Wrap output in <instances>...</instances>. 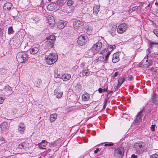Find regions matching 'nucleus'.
<instances>
[{
  "mask_svg": "<svg viewBox=\"0 0 158 158\" xmlns=\"http://www.w3.org/2000/svg\"><path fill=\"white\" fill-rule=\"evenodd\" d=\"M105 51H101L100 53L102 55L96 57L93 61L94 64H98L102 62H104L105 63H107L109 56L107 54H106L107 53Z\"/></svg>",
  "mask_w": 158,
  "mask_h": 158,
  "instance_id": "f257e3e1",
  "label": "nucleus"
},
{
  "mask_svg": "<svg viewBox=\"0 0 158 158\" xmlns=\"http://www.w3.org/2000/svg\"><path fill=\"white\" fill-rule=\"evenodd\" d=\"M46 62L49 64H52L56 62L58 60V56L56 53H51L45 56Z\"/></svg>",
  "mask_w": 158,
  "mask_h": 158,
  "instance_id": "f03ea898",
  "label": "nucleus"
},
{
  "mask_svg": "<svg viewBox=\"0 0 158 158\" xmlns=\"http://www.w3.org/2000/svg\"><path fill=\"white\" fill-rule=\"evenodd\" d=\"M143 143L142 142L135 143L134 146V148L136 154H139L142 153L144 151V146Z\"/></svg>",
  "mask_w": 158,
  "mask_h": 158,
  "instance_id": "7ed1b4c3",
  "label": "nucleus"
},
{
  "mask_svg": "<svg viewBox=\"0 0 158 158\" xmlns=\"http://www.w3.org/2000/svg\"><path fill=\"white\" fill-rule=\"evenodd\" d=\"M16 57L18 62L23 63L27 60L28 57L27 54L26 52H23L18 53Z\"/></svg>",
  "mask_w": 158,
  "mask_h": 158,
  "instance_id": "20e7f679",
  "label": "nucleus"
},
{
  "mask_svg": "<svg viewBox=\"0 0 158 158\" xmlns=\"http://www.w3.org/2000/svg\"><path fill=\"white\" fill-rule=\"evenodd\" d=\"M49 145L50 147L52 149L53 151L55 152L57 151L61 146L60 141L58 140H57L52 143H50Z\"/></svg>",
  "mask_w": 158,
  "mask_h": 158,
  "instance_id": "39448f33",
  "label": "nucleus"
},
{
  "mask_svg": "<svg viewBox=\"0 0 158 158\" xmlns=\"http://www.w3.org/2000/svg\"><path fill=\"white\" fill-rule=\"evenodd\" d=\"M88 40L87 36L85 34L80 35L77 40L78 44L81 46L84 45Z\"/></svg>",
  "mask_w": 158,
  "mask_h": 158,
  "instance_id": "423d86ee",
  "label": "nucleus"
},
{
  "mask_svg": "<svg viewBox=\"0 0 158 158\" xmlns=\"http://www.w3.org/2000/svg\"><path fill=\"white\" fill-rule=\"evenodd\" d=\"M143 109L138 113L135 120L134 122L135 125H138L142 122V117L143 115Z\"/></svg>",
  "mask_w": 158,
  "mask_h": 158,
  "instance_id": "0eeeda50",
  "label": "nucleus"
},
{
  "mask_svg": "<svg viewBox=\"0 0 158 158\" xmlns=\"http://www.w3.org/2000/svg\"><path fill=\"white\" fill-rule=\"evenodd\" d=\"M127 26L125 23L120 24L118 27L117 31L118 33L122 34L125 32L127 28Z\"/></svg>",
  "mask_w": 158,
  "mask_h": 158,
  "instance_id": "6e6552de",
  "label": "nucleus"
},
{
  "mask_svg": "<svg viewBox=\"0 0 158 158\" xmlns=\"http://www.w3.org/2000/svg\"><path fill=\"white\" fill-rule=\"evenodd\" d=\"M152 61L151 60L148 61V58L147 57L146 58L145 57L144 58L141 64L144 68H147L152 65Z\"/></svg>",
  "mask_w": 158,
  "mask_h": 158,
  "instance_id": "1a4fd4ad",
  "label": "nucleus"
},
{
  "mask_svg": "<svg viewBox=\"0 0 158 158\" xmlns=\"http://www.w3.org/2000/svg\"><path fill=\"white\" fill-rule=\"evenodd\" d=\"M102 46V43L98 41L95 44H94L91 48L97 53L101 49Z\"/></svg>",
  "mask_w": 158,
  "mask_h": 158,
  "instance_id": "9d476101",
  "label": "nucleus"
},
{
  "mask_svg": "<svg viewBox=\"0 0 158 158\" xmlns=\"http://www.w3.org/2000/svg\"><path fill=\"white\" fill-rule=\"evenodd\" d=\"M96 53L91 48L85 52V56L86 58L92 57Z\"/></svg>",
  "mask_w": 158,
  "mask_h": 158,
  "instance_id": "9b49d317",
  "label": "nucleus"
},
{
  "mask_svg": "<svg viewBox=\"0 0 158 158\" xmlns=\"http://www.w3.org/2000/svg\"><path fill=\"white\" fill-rule=\"evenodd\" d=\"M124 153V149L122 148H119L114 151V154L118 156H122Z\"/></svg>",
  "mask_w": 158,
  "mask_h": 158,
  "instance_id": "f8f14e48",
  "label": "nucleus"
},
{
  "mask_svg": "<svg viewBox=\"0 0 158 158\" xmlns=\"http://www.w3.org/2000/svg\"><path fill=\"white\" fill-rule=\"evenodd\" d=\"M58 5L54 2H52L49 4L47 6V8L48 10L50 11H52L58 8Z\"/></svg>",
  "mask_w": 158,
  "mask_h": 158,
  "instance_id": "ddd939ff",
  "label": "nucleus"
},
{
  "mask_svg": "<svg viewBox=\"0 0 158 158\" xmlns=\"http://www.w3.org/2000/svg\"><path fill=\"white\" fill-rule=\"evenodd\" d=\"M116 48V46L114 45H110L108 46L107 49H105L103 50V51H105L106 52V54L108 55V56H109V55L110 54L111 52L113 50L115 49Z\"/></svg>",
  "mask_w": 158,
  "mask_h": 158,
  "instance_id": "4468645a",
  "label": "nucleus"
},
{
  "mask_svg": "<svg viewBox=\"0 0 158 158\" xmlns=\"http://www.w3.org/2000/svg\"><path fill=\"white\" fill-rule=\"evenodd\" d=\"M83 22L80 20H76L74 22L73 24V27L76 29L79 28L80 27L83 26Z\"/></svg>",
  "mask_w": 158,
  "mask_h": 158,
  "instance_id": "2eb2a0df",
  "label": "nucleus"
},
{
  "mask_svg": "<svg viewBox=\"0 0 158 158\" xmlns=\"http://www.w3.org/2000/svg\"><path fill=\"white\" fill-rule=\"evenodd\" d=\"M152 102L155 105H157L158 104V95L156 93L153 92L152 98Z\"/></svg>",
  "mask_w": 158,
  "mask_h": 158,
  "instance_id": "dca6fc26",
  "label": "nucleus"
},
{
  "mask_svg": "<svg viewBox=\"0 0 158 158\" xmlns=\"http://www.w3.org/2000/svg\"><path fill=\"white\" fill-rule=\"evenodd\" d=\"M4 90L6 92L4 93L5 94L7 95H11L13 93L11 87L8 85L6 86L4 89Z\"/></svg>",
  "mask_w": 158,
  "mask_h": 158,
  "instance_id": "f3484780",
  "label": "nucleus"
},
{
  "mask_svg": "<svg viewBox=\"0 0 158 158\" xmlns=\"http://www.w3.org/2000/svg\"><path fill=\"white\" fill-rule=\"evenodd\" d=\"M142 7V6L140 5L138 6H135L129 10V12L132 13L135 10H136L137 13H139V12H140L141 11Z\"/></svg>",
  "mask_w": 158,
  "mask_h": 158,
  "instance_id": "a211bd4d",
  "label": "nucleus"
},
{
  "mask_svg": "<svg viewBox=\"0 0 158 158\" xmlns=\"http://www.w3.org/2000/svg\"><path fill=\"white\" fill-rule=\"evenodd\" d=\"M48 20V23L51 27H52L55 25V22L54 17L52 15L49 16Z\"/></svg>",
  "mask_w": 158,
  "mask_h": 158,
  "instance_id": "6ab92c4d",
  "label": "nucleus"
},
{
  "mask_svg": "<svg viewBox=\"0 0 158 158\" xmlns=\"http://www.w3.org/2000/svg\"><path fill=\"white\" fill-rule=\"evenodd\" d=\"M18 131L21 134H23L25 129V126L24 123H20L18 126Z\"/></svg>",
  "mask_w": 158,
  "mask_h": 158,
  "instance_id": "aec40b11",
  "label": "nucleus"
},
{
  "mask_svg": "<svg viewBox=\"0 0 158 158\" xmlns=\"http://www.w3.org/2000/svg\"><path fill=\"white\" fill-rule=\"evenodd\" d=\"M90 72L88 69H84L80 73V76L81 77H83L84 76H89Z\"/></svg>",
  "mask_w": 158,
  "mask_h": 158,
  "instance_id": "412c9836",
  "label": "nucleus"
},
{
  "mask_svg": "<svg viewBox=\"0 0 158 158\" xmlns=\"http://www.w3.org/2000/svg\"><path fill=\"white\" fill-rule=\"evenodd\" d=\"M29 143L27 142H24L19 144L18 147V148L21 149H24L28 148Z\"/></svg>",
  "mask_w": 158,
  "mask_h": 158,
  "instance_id": "4be33fe9",
  "label": "nucleus"
},
{
  "mask_svg": "<svg viewBox=\"0 0 158 158\" xmlns=\"http://www.w3.org/2000/svg\"><path fill=\"white\" fill-rule=\"evenodd\" d=\"M67 23V22L65 21H60L57 23V28L59 29H61L65 27Z\"/></svg>",
  "mask_w": 158,
  "mask_h": 158,
  "instance_id": "5701e85b",
  "label": "nucleus"
},
{
  "mask_svg": "<svg viewBox=\"0 0 158 158\" xmlns=\"http://www.w3.org/2000/svg\"><path fill=\"white\" fill-rule=\"evenodd\" d=\"M47 144V142L45 140H43L40 143H39L37 145L40 149H45Z\"/></svg>",
  "mask_w": 158,
  "mask_h": 158,
  "instance_id": "b1692460",
  "label": "nucleus"
},
{
  "mask_svg": "<svg viewBox=\"0 0 158 158\" xmlns=\"http://www.w3.org/2000/svg\"><path fill=\"white\" fill-rule=\"evenodd\" d=\"M40 46L37 45L36 47H34L30 50V52L31 54L34 55L37 53L40 49Z\"/></svg>",
  "mask_w": 158,
  "mask_h": 158,
  "instance_id": "393cba45",
  "label": "nucleus"
},
{
  "mask_svg": "<svg viewBox=\"0 0 158 158\" xmlns=\"http://www.w3.org/2000/svg\"><path fill=\"white\" fill-rule=\"evenodd\" d=\"M119 53L118 52L114 53L113 55L112 59V62L114 63H116L119 61Z\"/></svg>",
  "mask_w": 158,
  "mask_h": 158,
  "instance_id": "a878e982",
  "label": "nucleus"
},
{
  "mask_svg": "<svg viewBox=\"0 0 158 158\" xmlns=\"http://www.w3.org/2000/svg\"><path fill=\"white\" fill-rule=\"evenodd\" d=\"M71 77V75L70 74H64L61 76V79L64 81H65L69 80Z\"/></svg>",
  "mask_w": 158,
  "mask_h": 158,
  "instance_id": "bb28decb",
  "label": "nucleus"
},
{
  "mask_svg": "<svg viewBox=\"0 0 158 158\" xmlns=\"http://www.w3.org/2000/svg\"><path fill=\"white\" fill-rule=\"evenodd\" d=\"M12 6V4L10 3L7 2L3 6L4 9L6 11L10 10Z\"/></svg>",
  "mask_w": 158,
  "mask_h": 158,
  "instance_id": "cd10ccee",
  "label": "nucleus"
},
{
  "mask_svg": "<svg viewBox=\"0 0 158 158\" xmlns=\"http://www.w3.org/2000/svg\"><path fill=\"white\" fill-rule=\"evenodd\" d=\"M8 123H7L4 122L0 125V128L2 131H6L8 127Z\"/></svg>",
  "mask_w": 158,
  "mask_h": 158,
  "instance_id": "c85d7f7f",
  "label": "nucleus"
},
{
  "mask_svg": "<svg viewBox=\"0 0 158 158\" xmlns=\"http://www.w3.org/2000/svg\"><path fill=\"white\" fill-rule=\"evenodd\" d=\"M57 117V114L56 113H54L51 114L50 116V121L51 122H53L55 121Z\"/></svg>",
  "mask_w": 158,
  "mask_h": 158,
  "instance_id": "c756f323",
  "label": "nucleus"
},
{
  "mask_svg": "<svg viewBox=\"0 0 158 158\" xmlns=\"http://www.w3.org/2000/svg\"><path fill=\"white\" fill-rule=\"evenodd\" d=\"M90 95L87 93H84L82 95V100L84 101H87L89 98Z\"/></svg>",
  "mask_w": 158,
  "mask_h": 158,
  "instance_id": "7c9ffc66",
  "label": "nucleus"
},
{
  "mask_svg": "<svg viewBox=\"0 0 158 158\" xmlns=\"http://www.w3.org/2000/svg\"><path fill=\"white\" fill-rule=\"evenodd\" d=\"M99 11V6L98 5L95 6L93 8V13L95 15H97Z\"/></svg>",
  "mask_w": 158,
  "mask_h": 158,
  "instance_id": "2f4dec72",
  "label": "nucleus"
},
{
  "mask_svg": "<svg viewBox=\"0 0 158 158\" xmlns=\"http://www.w3.org/2000/svg\"><path fill=\"white\" fill-rule=\"evenodd\" d=\"M116 28L117 26H112L111 28V29L109 30L108 32L111 35H113L114 34V33Z\"/></svg>",
  "mask_w": 158,
  "mask_h": 158,
  "instance_id": "473e14b6",
  "label": "nucleus"
},
{
  "mask_svg": "<svg viewBox=\"0 0 158 158\" xmlns=\"http://www.w3.org/2000/svg\"><path fill=\"white\" fill-rule=\"evenodd\" d=\"M125 77H120L118 80V86H120L125 80Z\"/></svg>",
  "mask_w": 158,
  "mask_h": 158,
  "instance_id": "72a5a7b5",
  "label": "nucleus"
},
{
  "mask_svg": "<svg viewBox=\"0 0 158 158\" xmlns=\"http://www.w3.org/2000/svg\"><path fill=\"white\" fill-rule=\"evenodd\" d=\"M76 91L77 92H80L81 89V84L80 83H78L77 84L76 86Z\"/></svg>",
  "mask_w": 158,
  "mask_h": 158,
  "instance_id": "f704fd0d",
  "label": "nucleus"
},
{
  "mask_svg": "<svg viewBox=\"0 0 158 158\" xmlns=\"http://www.w3.org/2000/svg\"><path fill=\"white\" fill-rule=\"evenodd\" d=\"M47 39V40L53 42H54L56 39L54 36L53 35H51L49 36H48Z\"/></svg>",
  "mask_w": 158,
  "mask_h": 158,
  "instance_id": "c9c22d12",
  "label": "nucleus"
},
{
  "mask_svg": "<svg viewBox=\"0 0 158 158\" xmlns=\"http://www.w3.org/2000/svg\"><path fill=\"white\" fill-rule=\"evenodd\" d=\"M54 93L56 96V98H60L62 97L63 94V92H59L57 91H55Z\"/></svg>",
  "mask_w": 158,
  "mask_h": 158,
  "instance_id": "e433bc0d",
  "label": "nucleus"
},
{
  "mask_svg": "<svg viewBox=\"0 0 158 158\" xmlns=\"http://www.w3.org/2000/svg\"><path fill=\"white\" fill-rule=\"evenodd\" d=\"M93 27L91 26H89L86 29V33L88 35H91L92 33Z\"/></svg>",
  "mask_w": 158,
  "mask_h": 158,
  "instance_id": "4c0bfd02",
  "label": "nucleus"
},
{
  "mask_svg": "<svg viewBox=\"0 0 158 158\" xmlns=\"http://www.w3.org/2000/svg\"><path fill=\"white\" fill-rule=\"evenodd\" d=\"M7 70L5 69L2 68L0 69V73L2 75H5L6 74Z\"/></svg>",
  "mask_w": 158,
  "mask_h": 158,
  "instance_id": "58836bf2",
  "label": "nucleus"
},
{
  "mask_svg": "<svg viewBox=\"0 0 158 158\" xmlns=\"http://www.w3.org/2000/svg\"><path fill=\"white\" fill-rule=\"evenodd\" d=\"M14 31L13 30V27L12 26L9 27L8 28V34L9 35L13 34L14 33Z\"/></svg>",
  "mask_w": 158,
  "mask_h": 158,
  "instance_id": "ea45409f",
  "label": "nucleus"
},
{
  "mask_svg": "<svg viewBox=\"0 0 158 158\" xmlns=\"http://www.w3.org/2000/svg\"><path fill=\"white\" fill-rule=\"evenodd\" d=\"M155 45H158V41L157 42H150L149 43L150 47L152 48Z\"/></svg>",
  "mask_w": 158,
  "mask_h": 158,
  "instance_id": "a19ab883",
  "label": "nucleus"
},
{
  "mask_svg": "<svg viewBox=\"0 0 158 158\" xmlns=\"http://www.w3.org/2000/svg\"><path fill=\"white\" fill-rule=\"evenodd\" d=\"M54 45L51 44V43H48V44H46V42L45 43V47L49 49L51 48Z\"/></svg>",
  "mask_w": 158,
  "mask_h": 158,
  "instance_id": "79ce46f5",
  "label": "nucleus"
},
{
  "mask_svg": "<svg viewBox=\"0 0 158 158\" xmlns=\"http://www.w3.org/2000/svg\"><path fill=\"white\" fill-rule=\"evenodd\" d=\"M54 45L51 44V43H48V44H46V42L45 43V47L49 49L51 48Z\"/></svg>",
  "mask_w": 158,
  "mask_h": 158,
  "instance_id": "37998d69",
  "label": "nucleus"
},
{
  "mask_svg": "<svg viewBox=\"0 0 158 158\" xmlns=\"http://www.w3.org/2000/svg\"><path fill=\"white\" fill-rule=\"evenodd\" d=\"M74 2L72 0H69L67 3V5L69 6H70L73 4Z\"/></svg>",
  "mask_w": 158,
  "mask_h": 158,
  "instance_id": "c03bdc74",
  "label": "nucleus"
},
{
  "mask_svg": "<svg viewBox=\"0 0 158 158\" xmlns=\"http://www.w3.org/2000/svg\"><path fill=\"white\" fill-rule=\"evenodd\" d=\"M150 158H158V153H156L150 156Z\"/></svg>",
  "mask_w": 158,
  "mask_h": 158,
  "instance_id": "a18cd8bd",
  "label": "nucleus"
},
{
  "mask_svg": "<svg viewBox=\"0 0 158 158\" xmlns=\"http://www.w3.org/2000/svg\"><path fill=\"white\" fill-rule=\"evenodd\" d=\"M61 76L60 74H59L57 73L55 71L54 77L55 78H59L61 79Z\"/></svg>",
  "mask_w": 158,
  "mask_h": 158,
  "instance_id": "49530a36",
  "label": "nucleus"
},
{
  "mask_svg": "<svg viewBox=\"0 0 158 158\" xmlns=\"http://www.w3.org/2000/svg\"><path fill=\"white\" fill-rule=\"evenodd\" d=\"M156 126V125L155 124L152 125H151V130L152 131H155V127Z\"/></svg>",
  "mask_w": 158,
  "mask_h": 158,
  "instance_id": "de8ad7c7",
  "label": "nucleus"
},
{
  "mask_svg": "<svg viewBox=\"0 0 158 158\" xmlns=\"http://www.w3.org/2000/svg\"><path fill=\"white\" fill-rule=\"evenodd\" d=\"M35 82H37V85H36V86L38 87V86L40 85L41 82V80L38 79L36 80L35 81Z\"/></svg>",
  "mask_w": 158,
  "mask_h": 158,
  "instance_id": "09e8293b",
  "label": "nucleus"
},
{
  "mask_svg": "<svg viewBox=\"0 0 158 158\" xmlns=\"http://www.w3.org/2000/svg\"><path fill=\"white\" fill-rule=\"evenodd\" d=\"M153 32L154 34L158 37V29H154Z\"/></svg>",
  "mask_w": 158,
  "mask_h": 158,
  "instance_id": "8fccbe9b",
  "label": "nucleus"
},
{
  "mask_svg": "<svg viewBox=\"0 0 158 158\" xmlns=\"http://www.w3.org/2000/svg\"><path fill=\"white\" fill-rule=\"evenodd\" d=\"M114 145V143H105L104 144V146L105 147L107 146H112Z\"/></svg>",
  "mask_w": 158,
  "mask_h": 158,
  "instance_id": "3c124183",
  "label": "nucleus"
},
{
  "mask_svg": "<svg viewBox=\"0 0 158 158\" xmlns=\"http://www.w3.org/2000/svg\"><path fill=\"white\" fill-rule=\"evenodd\" d=\"M44 3L43 2V0H41L39 6L43 9V8L44 6Z\"/></svg>",
  "mask_w": 158,
  "mask_h": 158,
  "instance_id": "603ef678",
  "label": "nucleus"
},
{
  "mask_svg": "<svg viewBox=\"0 0 158 158\" xmlns=\"http://www.w3.org/2000/svg\"><path fill=\"white\" fill-rule=\"evenodd\" d=\"M152 147V144H149L148 145L147 147L146 148L147 150L148 149V148H151Z\"/></svg>",
  "mask_w": 158,
  "mask_h": 158,
  "instance_id": "864d4df0",
  "label": "nucleus"
},
{
  "mask_svg": "<svg viewBox=\"0 0 158 158\" xmlns=\"http://www.w3.org/2000/svg\"><path fill=\"white\" fill-rule=\"evenodd\" d=\"M113 93V91H110L107 95V97H110Z\"/></svg>",
  "mask_w": 158,
  "mask_h": 158,
  "instance_id": "5fc2aeb1",
  "label": "nucleus"
},
{
  "mask_svg": "<svg viewBox=\"0 0 158 158\" xmlns=\"http://www.w3.org/2000/svg\"><path fill=\"white\" fill-rule=\"evenodd\" d=\"M4 101V98L0 96V104L2 103Z\"/></svg>",
  "mask_w": 158,
  "mask_h": 158,
  "instance_id": "6e6d98bb",
  "label": "nucleus"
},
{
  "mask_svg": "<svg viewBox=\"0 0 158 158\" xmlns=\"http://www.w3.org/2000/svg\"><path fill=\"white\" fill-rule=\"evenodd\" d=\"M128 80L129 81H131L133 77L132 75H130L128 76Z\"/></svg>",
  "mask_w": 158,
  "mask_h": 158,
  "instance_id": "4d7b16f0",
  "label": "nucleus"
},
{
  "mask_svg": "<svg viewBox=\"0 0 158 158\" xmlns=\"http://www.w3.org/2000/svg\"><path fill=\"white\" fill-rule=\"evenodd\" d=\"M153 56L155 57L158 58V53L155 52L153 54Z\"/></svg>",
  "mask_w": 158,
  "mask_h": 158,
  "instance_id": "13d9d810",
  "label": "nucleus"
},
{
  "mask_svg": "<svg viewBox=\"0 0 158 158\" xmlns=\"http://www.w3.org/2000/svg\"><path fill=\"white\" fill-rule=\"evenodd\" d=\"M118 73L117 72H115L114 74L113 75V77H116L118 75Z\"/></svg>",
  "mask_w": 158,
  "mask_h": 158,
  "instance_id": "bf43d9fd",
  "label": "nucleus"
},
{
  "mask_svg": "<svg viewBox=\"0 0 158 158\" xmlns=\"http://www.w3.org/2000/svg\"><path fill=\"white\" fill-rule=\"evenodd\" d=\"M46 44H48V43H50L51 44H53L54 43L53 42H52L51 41H50L48 40H47V41H46Z\"/></svg>",
  "mask_w": 158,
  "mask_h": 158,
  "instance_id": "052dcab7",
  "label": "nucleus"
},
{
  "mask_svg": "<svg viewBox=\"0 0 158 158\" xmlns=\"http://www.w3.org/2000/svg\"><path fill=\"white\" fill-rule=\"evenodd\" d=\"M103 91L104 92H109V90H108V87H107V88L106 89H103Z\"/></svg>",
  "mask_w": 158,
  "mask_h": 158,
  "instance_id": "680f3d73",
  "label": "nucleus"
},
{
  "mask_svg": "<svg viewBox=\"0 0 158 158\" xmlns=\"http://www.w3.org/2000/svg\"><path fill=\"white\" fill-rule=\"evenodd\" d=\"M102 90L103 89L101 88H99L98 89V91L100 93H102Z\"/></svg>",
  "mask_w": 158,
  "mask_h": 158,
  "instance_id": "e2e57ef3",
  "label": "nucleus"
},
{
  "mask_svg": "<svg viewBox=\"0 0 158 158\" xmlns=\"http://www.w3.org/2000/svg\"><path fill=\"white\" fill-rule=\"evenodd\" d=\"M131 158H137V156L135 154H132L131 155Z\"/></svg>",
  "mask_w": 158,
  "mask_h": 158,
  "instance_id": "0e129e2a",
  "label": "nucleus"
},
{
  "mask_svg": "<svg viewBox=\"0 0 158 158\" xmlns=\"http://www.w3.org/2000/svg\"><path fill=\"white\" fill-rule=\"evenodd\" d=\"M99 150V149L98 148H96V150L94 151V153H96Z\"/></svg>",
  "mask_w": 158,
  "mask_h": 158,
  "instance_id": "69168bd1",
  "label": "nucleus"
},
{
  "mask_svg": "<svg viewBox=\"0 0 158 158\" xmlns=\"http://www.w3.org/2000/svg\"><path fill=\"white\" fill-rule=\"evenodd\" d=\"M84 66L85 64L84 63H81L80 65V67H81V68L84 67Z\"/></svg>",
  "mask_w": 158,
  "mask_h": 158,
  "instance_id": "338daca9",
  "label": "nucleus"
},
{
  "mask_svg": "<svg viewBox=\"0 0 158 158\" xmlns=\"http://www.w3.org/2000/svg\"><path fill=\"white\" fill-rule=\"evenodd\" d=\"M3 31V29L0 28V34H1L2 33Z\"/></svg>",
  "mask_w": 158,
  "mask_h": 158,
  "instance_id": "774afa93",
  "label": "nucleus"
}]
</instances>
